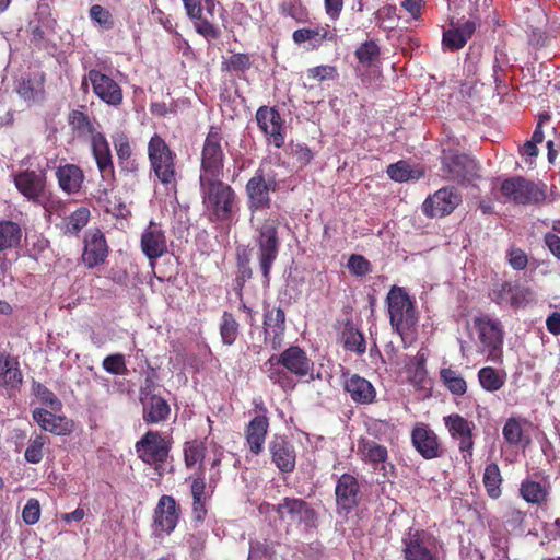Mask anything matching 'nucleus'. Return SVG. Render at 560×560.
<instances>
[{
    "instance_id": "obj_1",
    "label": "nucleus",
    "mask_w": 560,
    "mask_h": 560,
    "mask_svg": "<svg viewBox=\"0 0 560 560\" xmlns=\"http://www.w3.org/2000/svg\"><path fill=\"white\" fill-rule=\"evenodd\" d=\"M100 127L96 118L83 112L72 110V138L90 145L103 179L114 178L115 167L110 148Z\"/></svg>"
},
{
    "instance_id": "obj_2",
    "label": "nucleus",
    "mask_w": 560,
    "mask_h": 560,
    "mask_svg": "<svg viewBox=\"0 0 560 560\" xmlns=\"http://www.w3.org/2000/svg\"><path fill=\"white\" fill-rule=\"evenodd\" d=\"M202 206L211 222L230 223L237 213L238 198L234 188L222 177L199 178Z\"/></svg>"
},
{
    "instance_id": "obj_3",
    "label": "nucleus",
    "mask_w": 560,
    "mask_h": 560,
    "mask_svg": "<svg viewBox=\"0 0 560 560\" xmlns=\"http://www.w3.org/2000/svg\"><path fill=\"white\" fill-rule=\"evenodd\" d=\"M441 172L443 177L459 185L469 184L480 178L478 162L459 150V140L447 137L442 142Z\"/></svg>"
},
{
    "instance_id": "obj_4",
    "label": "nucleus",
    "mask_w": 560,
    "mask_h": 560,
    "mask_svg": "<svg viewBox=\"0 0 560 560\" xmlns=\"http://www.w3.org/2000/svg\"><path fill=\"white\" fill-rule=\"evenodd\" d=\"M260 513L275 512L278 520L287 525V533L292 525H304L306 528L316 527L317 512L308 502L301 498L284 497L278 504L262 503Z\"/></svg>"
},
{
    "instance_id": "obj_5",
    "label": "nucleus",
    "mask_w": 560,
    "mask_h": 560,
    "mask_svg": "<svg viewBox=\"0 0 560 560\" xmlns=\"http://www.w3.org/2000/svg\"><path fill=\"white\" fill-rule=\"evenodd\" d=\"M386 304L390 326L404 339L418 322L415 301L405 288L393 285L387 293Z\"/></svg>"
},
{
    "instance_id": "obj_6",
    "label": "nucleus",
    "mask_w": 560,
    "mask_h": 560,
    "mask_svg": "<svg viewBox=\"0 0 560 560\" xmlns=\"http://www.w3.org/2000/svg\"><path fill=\"white\" fill-rule=\"evenodd\" d=\"M226 145L221 127L210 126L201 150L199 178L223 177Z\"/></svg>"
},
{
    "instance_id": "obj_7",
    "label": "nucleus",
    "mask_w": 560,
    "mask_h": 560,
    "mask_svg": "<svg viewBox=\"0 0 560 560\" xmlns=\"http://www.w3.org/2000/svg\"><path fill=\"white\" fill-rule=\"evenodd\" d=\"M148 158L151 170L156 178L166 188H175L177 185L175 153L171 150L165 140L154 133L148 143Z\"/></svg>"
},
{
    "instance_id": "obj_8",
    "label": "nucleus",
    "mask_w": 560,
    "mask_h": 560,
    "mask_svg": "<svg viewBox=\"0 0 560 560\" xmlns=\"http://www.w3.org/2000/svg\"><path fill=\"white\" fill-rule=\"evenodd\" d=\"M279 225L278 218H267L257 230L256 243L258 246L259 267L264 277V283L267 285L270 282V271L280 249Z\"/></svg>"
},
{
    "instance_id": "obj_9",
    "label": "nucleus",
    "mask_w": 560,
    "mask_h": 560,
    "mask_svg": "<svg viewBox=\"0 0 560 560\" xmlns=\"http://www.w3.org/2000/svg\"><path fill=\"white\" fill-rule=\"evenodd\" d=\"M279 183L275 175H267L265 170L259 167L245 185L246 205L252 214L271 208L272 199L270 194L276 192Z\"/></svg>"
},
{
    "instance_id": "obj_10",
    "label": "nucleus",
    "mask_w": 560,
    "mask_h": 560,
    "mask_svg": "<svg viewBox=\"0 0 560 560\" xmlns=\"http://www.w3.org/2000/svg\"><path fill=\"white\" fill-rule=\"evenodd\" d=\"M172 448V442L162 436L159 431H148L136 442L135 451L144 464L154 467L159 476L164 472L163 465L166 463Z\"/></svg>"
},
{
    "instance_id": "obj_11",
    "label": "nucleus",
    "mask_w": 560,
    "mask_h": 560,
    "mask_svg": "<svg viewBox=\"0 0 560 560\" xmlns=\"http://www.w3.org/2000/svg\"><path fill=\"white\" fill-rule=\"evenodd\" d=\"M474 327L478 334L481 352L487 354L488 360L494 363H501L503 361L504 338L501 323L483 315L474 319Z\"/></svg>"
},
{
    "instance_id": "obj_12",
    "label": "nucleus",
    "mask_w": 560,
    "mask_h": 560,
    "mask_svg": "<svg viewBox=\"0 0 560 560\" xmlns=\"http://www.w3.org/2000/svg\"><path fill=\"white\" fill-rule=\"evenodd\" d=\"M56 20L52 18L49 3L39 1L26 26L31 45L37 49L48 50L49 35L54 32Z\"/></svg>"
},
{
    "instance_id": "obj_13",
    "label": "nucleus",
    "mask_w": 560,
    "mask_h": 560,
    "mask_svg": "<svg viewBox=\"0 0 560 560\" xmlns=\"http://www.w3.org/2000/svg\"><path fill=\"white\" fill-rule=\"evenodd\" d=\"M545 187V185L540 187L534 182L516 176L502 182L501 192L509 200L518 205H538L546 199Z\"/></svg>"
},
{
    "instance_id": "obj_14",
    "label": "nucleus",
    "mask_w": 560,
    "mask_h": 560,
    "mask_svg": "<svg viewBox=\"0 0 560 560\" xmlns=\"http://www.w3.org/2000/svg\"><path fill=\"white\" fill-rule=\"evenodd\" d=\"M272 362L288 370L298 380L306 382L315 380L314 362L308 358L305 350L299 346H290L279 355H272L268 363L272 365Z\"/></svg>"
},
{
    "instance_id": "obj_15",
    "label": "nucleus",
    "mask_w": 560,
    "mask_h": 560,
    "mask_svg": "<svg viewBox=\"0 0 560 560\" xmlns=\"http://www.w3.org/2000/svg\"><path fill=\"white\" fill-rule=\"evenodd\" d=\"M416 452L425 460L440 458L445 453L442 439L427 422H416L410 432Z\"/></svg>"
},
{
    "instance_id": "obj_16",
    "label": "nucleus",
    "mask_w": 560,
    "mask_h": 560,
    "mask_svg": "<svg viewBox=\"0 0 560 560\" xmlns=\"http://www.w3.org/2000/svg\"><path fill=\"white\" fill-rule=\"evenodd\" d=\"M462 203V195L454 186H446L429 196L422 203V212L429 218H444Z\"/></svg>"
},
{
    "instance_id": "obj_17",
    "label": "nucleus",
    "mask_w": 560,
    "mask_h": 560,
    "mask_svg": "<svg viewBox=\"0 0 560 560\" xmlns=\"http://www.w3.org/2000/svg\"><path fill=\"white\" fill-rule=\"evenodd\" d=\"M108 254L109 246L104 233L98 228L88 230L84 233L83 252L81 255V261L84 267L93 269L103 265Z\"/></svg>"
},
{
    "instance_id": "obj_18",
    "label": "nucleus",
    "mask_w": 560,
    "mask_h": 560,
    "mask_svg": "<svg viewBox=\"0 0 560 560\" xmlns=\"http://www.w3.org/2000/svg\"><path fill=\"white\" fill-rule=\"evenodd\" d=\"M257 125L267 140L280 149L285 142L284 120L276 107L260 106L255 115Z\"/></svg>"
},
{
    "instance_id": "obj_19",
    "label": "nucleus",
    "mask_w": 560,
    "mask_h": 560,
    "mask_svg": "<svg viewBox=\"0 0 560 560\" xmlns=\"http://www.w3.org/2000/svg\"><path fill=\"white\" fill-rule=\"evenodd\" d=\"M406 560H439L435 537L425 530H416L404 539Z\"/></svg>"
},
{
    "instance_id": "obj_20",
    "label": "nucleus",
    "mask_w": 560,
    "mask_h": 560,
    "mask_svg": "<svg viewBox=\"0 0 560 560\" xmlns=\"http://www.w3.org/2000/svg\"><path fill=\"white\" fill-rule=\"evenodd\" d=\"M86 80L91 82L93 92L104 103L115 107L122 103V89L109 75L100 70L91 69L82 82L83 86H88Z\"/></svg>"
},
{
    "instance_id": "obj_21",
    "label": "nucleus",
    "mask_w": 560,
    "mask_h": 560,
    "mask_svg": "<svg viewBox=\"0 0 560 560\" xmlns=\"http://www.w3.org/2000/svg\"><path fill=\"white\" fill-rule=\"evenodd\" d=\"M444 425L450 435L454 440H458L459 452L464 454V458L472 457L475 423L467 420L459 413H451L443 418Z\"/></svg>"
},
{
    "instance_id": "obj_22",
    "label": "nucleus",
    "mask_w": 560,
    "mask_h": 560,
    "mask_svg": "<svg viewBox=\"0 0 560 560\" xmlns=\"http://www.w3.org/2000/svg\"><path fill=\"white\" fill-rule=\"evenodd\" d=\"M336 505L338 513L348 515L361 501V490L358 479L348 472L342 474L335 487Z\"/></svg>"
},
{
    "instance_id": "obj_23",
    "label": "nucleus",
    "mask_w": 560,
    "mask_h": 560,
    "mask_svg": "<svg viewBox=\"0 0 560 560\" xmlns=\"http://www.w3.org/2000/svg\"><path fill=\"white\" fill-rule=\"evenodd\" d=\"M268 450L271 462L281 472L289 474L295 469V448L284 435L276 434L269 442Z\"/></svg>"
},
{
    "instance_id": "obj_24",
    "label": "nucleus",
    "mask_w": 560,
    "mask_h": 560,
    "mask_svg": "<svg viewBox=\"0 0 560 560\" xmlns=\"http://www.w3.org/2000/svg\"><path fill=\"white\" fill-rule=\"evenodd\" d=\"M342 378L345 392L355 404L370 405L375 401L376 389L369 380L350 372H343Z\"/></svg>"
},
{
    "instance_id": "obj_25",
    "label": "nucleus",
    "mask_w": 560,
    "mask_h": 560,
    "mask_svg": "<svg viewBox=\"0 0 560 560\" xmlns=\"http://www.w3.org/2000/svg\"><path fill=\"white\" fill-rule=\"evenodd\" d=\"M285 329V313L281 307L276 310L265 308L264 313V334L265 343L273 350L281 347Z\"/></svg>"
},
{
    "instance_id": "obj_26",
    "label": "nucleus",
    "mask_w": 560,
    "mask_h": 560,
    "mask_svg": "<svg viewBox=\"0 0 560 560\" xmlns=\"http://www.w3.org/2000/svg\"><path fill=\"white\" fill-rule=\"evenodd\" d=\"M179 520V508L171 495H162L154 512V524L156 528L165 534H171L177 526Z\"/></svg>"
},
{
    "instance_id": "obj_27",
    "label": "nucleus",
    "mask_w": 560,
    "mask_h": 560,
    "mask_svg": "<svg viewBox=\"0 0 560 560\" xmlns=\"http://www.w3.org/2000/svg\"><path fill=\"white\" fill-rule=\"evenodd\" d=\"M141 249L149 259H156L167 252L166 236L160 224L149 223L141 235Z\"/></svg>"
},
{
    "instance_id": "obj_28",
    "label": "nucleus",
    "mask_w": 560,
    "mask_h": 560,
    "mask_svg": "<svg viewBox=\"0 0 560 560\" xmlns=\"http://www.w3.org/2000/svg\"><path fill=\"white\" fill-rule=\"evenodd\" d=\"M23 382V375L16 359L0 353V394L18 390Z\"/></svg>"
},
{
    "instance_id": "obj_29",
    "label": "nucleus",
    "mask_w": 560,
    "mask_h": 560,
    "mask_svg": "<svg viewBox=\"0 0 560 560\" xmlns=\"http://www.w3.org/2000/svg\"><path fill=\"white\" fill-rule=\"evenodd\" d=\"M269 429V419L265 415L255 416L245 429V439L253 455L262 452L266 435Z\"/></svg>"
},
{
    "instance_id": "obj_30",
    "label": "nucleus",
    "mask_w": 560,
    "mask_h": 560,
    "mask_svg": "<svg viewBox=\"0 0 560 560\" xmlns=\"http://www.w3.org/2000/svg\"><path fill=\"white\" fill-rule=\"evenodd\" d=\"M18 190L30 200H37L44 192V176L35 171H23L15 175Z\"/></svg>"
},
{
    "instance_id": "obj_31",
    "label": "nucleus",
    "mask_w": 560,
    "mask_h": 560,
    "mask_svg": "<svg viewBox=\"0 0 560 560\" xmlns=\"http://www.w3.org/2000/svg\"><path fill=\"white\" fill-rule=\"evenodd\" d=\"M190 492L192 497L194 518L198 522H202L207 515V500L212 495V493L207 492L203 471H199L196 477H190ZM209 492H211L210 489Z\"/></svg>"
},
{
    "instance_id": "obj_32",
    "label": "nucleus",
    "mask_w": 560,
    "mask_h": 560,
    "mask_svg": "<svg viewBox=\"0 0 560 560\" xmlns=\"http://www.w3.org/2000/svg\"><path fill=\"white\" fill-rule=\"evenodd\" d=\"M142 405V418L147 424L164 422L168 419L171 407L162 396H149Z\"/></svg>"
},
{
    "instance_id": "obj_33",
    "label": "nucleus",
    "mask_w": 560,
    "mask_h": 560,
    "mask_svg": "<svg viewBox=\"0 0 560 560\" xmlns=\"http://www.w3.org/2000/svg\"><path fill=\"white\" fill-rule=\"evenodd\" d=\"M476 31L474 21H466L458 27H452L443 32L442 46L444 49L458 50L471 38Z\"/></svg>"
},
{
    "instance_id": "obj_34",
    "label": "nucleus",
    "mask_w": 560,
    "mask_h": 560,
    "mask_svg": "<svg viewBox=\"0 0 560 560\" xmlns=\"http://www.w3.org/2000/svg\"><path fill=\"white\" fill-rule=\"evenodd\" d=\"M358 455L360 458L371 465L374 469L388 458L386 446L378 444L374 440L360 439L358 442Z\"/></svg>"
},
{
    "instance_id": "obj_35",
    "label": "nucleus",
    "mask_w": 560,
    "mask_h": 560,
    "mask_svg": "<svg viewBox=\"0 0 560 560\" xmlns=\"http://www.w3.org/2000/svg\"><path fill=\"white\" fill-rule=\"evenodd\" d=\"M44 74H27L18 84V94L27 102H38L44 98Z\"/></svg>"
},
{
    "instance_id": "obj_36",
    "label": "nucleus",
    "mask_w": 560,
    "mask_h": 560,
    "mask_svg": "<svg viewBox=\"0 0 560 560\" xmlns=\"http://www.w3.org/2000/svg\"><path fill=\"white\" fill-rule=\"evenodd\" d=\"M292 39L295 44L301 45L304 42H313V47L320 46L324 40L332 42L336 39V34L329 30V26H317L315 28H299L292 34Z\"/></svg>"
},
{
    "instance_id": "obj_37",
    "label": "nucleus",
    "mask_w": 560,
    "mask_h": 560,
    "mask_svg": "<svg viewBox=\"0 0 560 560\" xmlns=\"http://www.w3.org/2000/svg\"><path fill=\"white\" fill-rule=\"evenodd\" d=\"M22 234L19 223L11 220H0V253L19 248Z\"/></svg>"
},
{
    "instance_id": "obj_38",
    "label": "nucleus",
    "mask_w": 560,
    "mask_h": 560,
    "mask_svg": "<svg viewBox=\"0 0 560 560\" xmlns=\"http://www.w3.org/2000/svg\"><path fill=\"white\" fill-rule=\"evenodd\" d=\"M520 495L527 503L541 505L548 501L549 490L545 485L527 478L521 482Z\"/></svg>"
},
{
    "instance_id": "obj_39",
    "label": "nucleus",
    "mask_w": 560,
    "mask_h": 560,
    "mask_svg": "<svg viewBox=\"0 0 560 560\" xmlns=\"http://www.w3.org/2000/svg\"><path fill=\"white\" fill-rule=\"evenodd\" d=\"M55 412L56 411L51 409L49 411L47 409L37 408L33 411V419L45 431L62 434L66 430V418L57 416Z\"/></svg>"
},
{
    "instance_id": "obj_40",
    "label": "nucleus",
    "mask_w": 560,
    "mask_h": 560,
    "mask_svg": "<svg viewBox=\"0 0 560 560\" xmlns=\"http://www.w3.org/2000/svg\"><path fill=\"white\" fill-rule=\"evenodd\" d=\"M482 482L486 490L487 495L497 500L502 494V482L503 477L501 475L500 467L497 463L487 464L483 470Z\"/></svg>"
},
{
    "instance_id": "obj_41",
    "label": "nucleus",
    "mask_w": 560,
    "mask_h": 560,
    "mask_svg": "<svg viewBox=\"0 0 560 560\" xmlns=\"http://www.w3.org/2000/svg\"><path fill=\"white\" fill-rule=\"evenodd\" d=\"M481 387L490 393L500 390L506 381V373L492 366H485L478 371Z\"/></svg>"
},
{
    "instance_id": "obj_42",
    "label": "nucleus",
    "mask_w": 560,
    "mask_h": 560,
    "mask_svg": "<svg viewBox=\"0 0 560 560\" xmlns=\"http://www.w3.org/2000/svg\"><path fill=\"white\" fill-rule=\"evenodd\" d=\"M386 173L392 180L398 183L419 179L424 174L422 170L413 168L407 161L404 160L389 164L387 166Z\"/></svg>"
},
{
    "instance_id": "obj_43",
    "label": "nucleus",
    "mask_w": 560,
    "mask_h": 560,
    "mask_svg": "<svg viewBox=\"0 0 560 560\" xmlns=\"http://www.w3.org/2000/svg\"><path fill=\"white\" fill-rule=\"evenodd\" d=\"M267 376L275 385H278L283 392H293L296 388L298 381L295 376L284 368L277 365L276 362H272V365L268 368Z\"/></svg>"
},
{
    "instance_id": "obj_44",
    "label": "nucleus",
    "mask_w": 560,
    "mask_h": 560,
    "mask_svg": "<svg viewBox=\"0 0 560 560\" xmlns=\"http://www.w3.org/2000/svg\"><path fill=\"white\" fill-rule=\"evenodd\" d=\"M219 330L223 345L232 346L236 341L240 335V323L235 318L234 314L228 311L222 313Z\"/></svg>"
},
{
    "instance_id": "obj_45",
    "label": "nucleus",
    "mask_w": 560,
    "mask_h": 560,
    "mask_svg": "<svg viewBox=\"0 0 560 560\" xmlns=\"http://www.w3.org/2000/svg\"><path fill=\"white\" fill-rule=\"evenodd\" d=\"M250 67L252 59L248 54L234 52L222 62L221 70L241 79Z\"/></svg>"
},
{
    "instance_id": "obj_46",
    "label": "nucleus",
    "mask_w": 560,
    "mask_h": 560,
    "mask_svg": "<svg viewBox=\"0 0 560 560\" xmlns=\"http://www.w3.org/2000/svg\"><path fill=\"white\" fill-rule=\"evenodd\" d=\"M354 56L363 67L370 68L380 61L381 48L374 39L365 40L355 49Z\"/></svg>"
},
{
    "instance_id": "obj_47",
    "label": "nucleus",
    "mask_w": 560,
    "mask_h": 560,
    "mask_svg": "<svg viewBox=\"0 0 560 560\" xmlns=\"http://www.w3.org/2000/svg\"><path fill=\"white\" fill-rule=\"evenodd\" d=\"M441 380L445 387L454 395L462 396L467 392V384L459 372L446 368L440 372Z\"/></svg>"
},
{
    "instance_id": "obj_48",
    "label": "nucleus",
    "mask_w": 560,
    "mask_h": 560,
    "mask_svg": "<svg viewBox=\"0 0 560 560\" xmlns=\"http://www.w3.org/2000/svg\"><path fill=\"white\" fill-rule=\"evenodd\" d=\"M343 348L348 351L363 354L366 350L364 335L352 326H346L342 332Z\"/></svg>"
},
{
    "instance_id": "obj_49",
    "label": "nucleus",
    "mask_w": 560,
    "mask_h": 560,
    "mask_svg": "<svg viewBox=\"0 0 560 560\" xmlns=\"http://www.w3.org/2000/svg\"><path fill=\"white\" fill-rule=\"evenodd\" d=\"M249 256L246 253L238 254L236 258L237 272L234 279V291L242 298L245 283L252 278L253 270L249 264Z\"/></svg>"
},
{
    "instance_id": "obj_50",
    "label": "nucleus",
    "mask_w": 560,
    "mask_h": 560,
    "mask_svg": "<svg viewBox=\"0 0 560 560\" xmlns=\"http://www.w3.org/2000/svg\"><path fill=\"white\" fill-rule=\"evenodd\" d=\"M206 454V446L202 442L194 440L187 442L184 447V460L185 465L190 468L196 464H199V471H203L202 462Z\"/></svg>"
},
{
    "instance_id": "obj_51",
    "label": "nucleus",
    "mask_w": 560,
    "mask_h": 560,
    "mask_svg": "<svg viewBox=\"0 0 560 560\" xmlns=\"http://www.w3.org/2000/svg\"><path fill=\"white\" fill-rule=\"evenodd\" d=\"M279 13L290 16L298 23H305L308 21V11L303 5L302 0H282L279 4Z\"/></svg>"
},
{
    "instance_id": "obj_52",
    "label": "nucleus",
    "mask_w": 560,
    "mask_h": 560,
    "mask_svg": "<svg viewBox=\"0 0 560 560\" xmlns=\"http://www.w3.org/2000/svg\"><path fill=\"white\" fill-rule=\"evenodd\" d=\"M32 393L37 399V401L45 407L51 409L52 411L61 410V401L57 398V396L48 389L45 385L39 382H33Z\"/></svg>"
},
{
    "instance_id": "obj_53",
    "label": "nucleus",
    "mask_w": 560,
    "mask_h": 560,
    "mask_svg": "<svg viewBox=\"0 0 560 560\" xmlns=\"http://www.w3.org/2000/svg\"><path fill=\"white\" fill-rule=\"evenodd\" d=\"M504 440L511 445H520L523 441L524 432L522 420L520 418L511 417L505 421L502 429Z\"/></svg>"
},
{
    "instance_id": "obj_54",
    "label": "nucleus",
    "mask_w": 560,
    "mask_h": 560,
    "mask_svg": "<svg viewBox=\"0 0 560 560\" xmlns=\"http://www.w3.org/2000/svg\"><path fill=\"white\" fill-rule=\"evenodd\" d=\"M347 268L352 276L360 278L372 272V265L370 260L360 254H352L349 257Z\"/></svg>"
},
{
    "instance_id": "obj_55",
    "label": "nucleus",
    "mask_w": 560,
    "mask_h": 560,
    "mask_svg": "<svg viewBox=\"0 0 560 560\" xmlns=\"http://www.w3.org/2000/svg\"><path fill=\"white\" fill-rule=\"evenodd\" d=\"M46 440L47 436L45 435H37L30 440V443L24 453L26 462L31 464H38L43 459V448L46 444Z\"/></svg>"
},
{
    "instance_id": "obj_56",
    "label": "nucleus",
    "mask_w": 560,
    "mask_h": 560,
    "mask_svg": "<svg viewBox=\"0 0 560 560\" xmlns=\"http://www.w3.org/2000/svg\"><path fill=\"white\" fill-rule=\"evenodd\" d=\"M194 21L195 31L201 35L206 40H215L221 36V30L209 22L202 14L199 19H191Z\"/></svg>"
},
{
    "instance_id": "obj_57",
    "label": "nucleus",
    "mask_w": 560,
    "mask_h": 560,
    "mask_svg": "<svg viewBox=\"0 0 560 560\" xmlns=\"http://www.w3.org/2000/svg\"><path fill=\"white\" fill-rule=\"evenodd\" d=\"M90 19L103 30H112L114 20L112 13L100 4H93L89 11Z\"/></svg>"
},
{
    "instance_id": "obj_58",
    "label": "nucleus",
    "mask_w": 560,
    "mask_h": 560,
    "mask_svg": "<svg viewBox=\"0 0 560 560\" xmlns=\"http://www.w3.org/2000/svg\"><path fill=\"white\" fill-rule=\"evenodd\" d=\"M102 366L106 372L114 375H124L128 372L125 355L121 353L105 357Z\"/></svg>"
},
{
    "instance_id": "obj_59",
    "label": "nucleus",
    "mask_w": 560,
    "mask_h": 560,
    "mask_svg": "<svg viewBox=\"0 0 560 560\" xmlns=\"http://www.w3.org/2000/svg\"><path fill=\"white\" fill-rule=\"evenodd\" d=\"M505 257L508 264L516 271L524 270L528 265L527 254L520 247L511 246Z\"/></svg>"
},
{
    "instance_id": "obj_60",
    "label": "nucleus",
    "mask_w": 560,
    "mask_h": 560,
    "mask_svg": "<svg viewBox=\"0 0 560 560\" xmlns=\"http://www.w3.org/2000/svg\"><path fill=\"white\" fill-rule=\"evenodd\" d=\"M338 75L339 74L337 68L330 65H322L310 68L307 70V77L319 82L327 80H336Z\"/></svg>"
},
{
    "instance_id": "obj_61",
    "label": "nucleus",
    "mask_w": 560,
    "mask_h": 560,
    "mask_svg": "<svg viewBox=\"0 0 560 560\" xmlns=\"http://www.w3.org/2000/svg\"><path fill=\"white\" fill-rule=\"evenodd\" d=\"M113 143L116 154L120 161L128 160L131 156L132 150L127 135L124 132L114 135Z\"/></svg>"
},
{
    "instance_id": "obj_62",
    "label": "nucleus",
    "mask_w": 560,
    "mask_h": 560,
    "mask_svg": "<svg viewBox=\"0 0 560 560\" xmlns=\"http://www.w3.org/2000/svg\"><path fill=\"white\" fill-rule=\"evenodd\" d=\"M40 517V504L37 499L27 500L26 504L22 510V518L25 524L34 525L39 521Z\"/></svg>"
},
{
    "instance_id": "obj_63",
    "label": "nucleus",
    "mask_w": 560,
    "mask_h": 560,
    "mask_svg": "<svg viewBox=\"0 0 560 560\" xmlns=\"http://www.w3.org/2000/svg\"><path fill=\"white\" fill-rule=\"evenodd\" d=\"M91 212L85 206L75 209L72 212V230H82L90 221Z\"/></svg>"
},
{
    "instance_id": "obj_64",
    "label": "nucleus",
    "mask_w": 560,
    "mask_h": 560,
    "mask_svg": "<svg viewBox=\"0 0 560 560\" xmlns=\"http://www.w3.org/2000/svg\"><path fill=\"white\" fill-rule=\"evenodd\" d=\"M292 156L300 163L301 166L307 165L313 159V152L305 144H295L291 147Z\"/></svg>"
}]
</instances>
